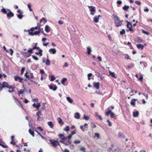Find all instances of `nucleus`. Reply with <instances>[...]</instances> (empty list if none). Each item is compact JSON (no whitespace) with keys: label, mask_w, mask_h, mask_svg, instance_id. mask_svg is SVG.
<instances>
[{"label":"nucleus","mask_w":152,"mask_h":152,"mask_svg":"<svg viewBox=\"0 0 152 152\" xmlns=\"http://www.w3.org/2000/svg\"><path fill=\"white\" fill-rule=\"evenodd\" d=\"M39 48H32L31 49L28 50L27 52H23L22 54L25 56L29 57L31 56V54L33 53V50L34 49H39Z\"/></svg>","instance_id":"obj_3"},{"label":"nucleus","mask_w":152,"mask_h":152,"mask_svg":"<svg viewBox=\"0 0 152 152\" xmlns=\"http://www.w3.org/2000/svg\"><path fill=\"white\" fill-rule=\"evenodd\" d=\"M28 74H29V72H26L24 75V76L26 77V78H28L29 79H30L29 75H28Z\"/></svg>","instance_id":"obj_29"},{"label":"nucleus","mask_w":152,"mask_h":152,"mask_svg":"<svg viewBox=\"0 0 152 152\" xmlns=\"http://www.w3.org/2000/svg\"><path fill=\"white\" fill-rule=\"evenodd\" d=\"M49 52L50 53H52L53 54H54L56 53V50L55 49L52 48L50 49L49 50Z\"/></svg>","instance_id":"obj_22"},{"label":"nucleus","mask_w":152,"mask_h":152,"mask_svg":"<svg viewBox=\"0 0 152 152\" xmlns=\"http://www.w3.org/2000/svg\"><path fill=\"white\" fill-rule=\"evenodd\" d=\"M14 136H11V141L10 142V143L12 144L13 145H15V141H14Z\"/></svg>","instance_id":"obj_18"},{"label":"nucleus","mask_w":152,"mask_h":152,"mask_svg":"<svg viewBox=\"0 0 152 152\" xmlns=\"http://www.w3.org/2000/svg\"><path fill=\"white\" fill-rule=\"evenodd\" d=\"M57 120L59 124H61L63 123L62 119L60 118H58Z\"/></svg>","instance_id":"obj_39"},{"label":"nucleus","mask_w":152,"mask_h":152,"mask_svg":"<svg viewBox=\"0 0 152 152\" xmlns=\"http://www.w3.org/2000/svg\"><path fill=\"white\" fill-rule=\"evenodd\" d=\"M45 63L47 66H49L50 65V61L48 58L47 59Z\"/></svg>","instance_id":"obj_30"},{"label":"nucleus","mask_w":152,"mask_h":152,"mask_svg":"<svg viewBox=\"0 0 152 152\" xmlns=\"http://www.w3.org/2000/svg\"><path fill=\"white\" fill-rule=\"evenodd\" d=\"M40 106V103H37V105L36 108L37 109L39 110V107Z\"/></svg>","instance_id":"obj_46"},{"label":"nucleus","mask_w":152,"mask_h":152,"mask_svg":"<svg viewBox=\"0 0 152 152\" xmlns=\"http://www.w3.org/2000/svg\"><path fill=\"white\" fill-rule=\"evenodd\" d=\"M137 100V99H133L131 100L130 102L131 104L133 106H135V101Z\"/></svg>","instance_id":"obj_16"},{"label":"nucleus","mask_w":152,"mask_h":152,"mask_svg":"<svg viewBox=\"0 0 152 152\" xmlns=\"http://www.w3.org/2000/svg\"><path fill=\"white\" fill-rule=\"evenodd\" d=\"M14 79L15 81H18L20 83H23V79L18 75H16L14 76Z\"/></svg>","instance_id":"obj_6"},{"label":"nucleus","mask_w":152,"mask_h":152,"mask_svg":"<svg viewBox=\"0 0 152 152\" xmlns=\"http://www.w3.org/2000/svg\"><path fill=\"white\" fill-rule=\"evenodd\" d=\"M99 136H100V135H99V134L98 133H96L95 134L94 137H97V138H99Z\"/></svg>","instance_id":"obj_50"},{"label":"nucleus","mask_w":152,"mask_h":152,"mask_svg":"<svg viewBox=\"0 0 152 152\" xmlns=\"http://www.w3.org/2000/svg\"><path fill=\"white\" fill-rule=\"evenodd\" d=\"M125 33V30L124 29H123L121 31H120V34H123Z\"/></svg>","instance_id":"obj_52"},{"label":"nucleus","mask_w":152,"mask_h":152,"mask_svg":"<svg viewBox=\"0 0 152 152\" xmlns=\"http://www.w3.org/2000/svg\"><path fill=\"white\" fill-rule=\"evenodd\" d=\"M110 115L111 118H113L114 117L115 114L113 112H112L110 114Z\"/></svg>","instance_id":"obj_57"},{"label":"nucleus","mask_w":152,"mask_h":152,"mask_svg":"<svg viewBox=\"0 0 152 152\" xmlns=\"http://www.w3.org/2000/svg\"><path fill=\"white\" fill-rule=\"evenodd\" d=\"M94 86L96 89H99V88L100 83L99 82H94L93 83Z\"/></svg>","instance_id":"obj_11"},{"label":"nucleus","mask_w":152,"mask_h":152,"mask_svg":"<svg viewBox=\"0 0 152 152\" xmlns=\"http://www.w3.org/2000/svg\"><path fill=\"white\" fill-rule=\"evenodd\" d=\"M2 12L4 14H7V16L8 17H12L13 16L14 14L11 12L9 9H5L4 7L1 9Z\"/></svg>","instance_id":"obj_1"},{"label":"nucleus","mask_w":152,"mask_h":152,"mask_svg":"<svg viewBox=\"0 0 152 152\" xmlns=\"http://www.w3.org/2000/svg\"><path fill=\"white\" fill-rule=\"evenodd\" d=\"M69 130V128L68 126H66L64 129V130L68 131Z\"/></svg>","instance_id":"obj_41"},{"label":"nucleus","mask_w":152,"mask_h":152,"mask_svg":"<svg viewBox=\"0 0 152 152\" xmlns=\"http://www.w3.org/2000/svg\"><path fill=\"white\" fill-rule=\"evenodd\" d=\"M24 90L21 89L18 92V94L20 95V94H22L24 93Z\"/></svg>","instance_id":"obj_35"},{"label":"nucleus","mask_w":152,"mask_h":152,"mask_svg":"<svg viewBox=\"0 0 152 152\" xmlns=\"http://www.w3.org/2000/svg\"><path fill=\"white\" fill-rule=\"evenodd\" d=\"M40 113H41L40 111H39V110H38V112H37L36 113V115L37 116V120H38L39 119V114Z\"/></svg>","instance_id":"obj_45"},{"label":"nucleus","mask_w":152,"mask_h":152,"mask_svg":"<svg viewBox=\"0 0 152 152\" xmlns=\"http://www.w3.org/2000/svg\"><path fill=\"white\" fill-rule=\"evenodd\" d=\"M80 142V140H75L74 141V143L75 144H79Z\"/></svg>","instance_id":"obj_58"},{"label":"nucleus","mask_w":152,"mask_h":152,"mask_svg":"<svg viewBox=\"0 0 152 152\" xmlns=\"http://www.w3.org/2000/svg\"><path fill=\"white\" fill-rule=\"evenodd\" d=\"M9 84L8 83L5 81L3 82L1 84V85H0V91H2L3 89V88L8 87V85Z\"/></svg>","instance_id":"obj_7"},{"label":"nucleus","mask_w":152,"mask_h":152,"mask_svg":"<svg viewBox=\"0 0 152 152\" xmlns=\"http://www.w3.org/2000/svg\"><path fill=\"white\" fill-rule=\"evenodd\" d=\"M138 79H139V80L140 81H142V80H143V77H142V76L141 75H140V77H139Z\"/></svg>","instance_id":"obj_59"},{"label":"nucleus","mask_w":152,"mask_h":152,"mask_svg":"<svg viewBox=\"0 0 152 152\" xmlns=\"http://www.w3.org/2000/svg\"><path fill=\"white\" fill-rule=\"evenodd\" d=\"M139 112L138 111L134 112H133V115L134 117H137L139 115Z\"/></svg>","instance_id":"obj_21"},{"label":"nucleus","mask_w":152,"mask_h":152,"mask_svg":"<svg viewBox=\"0 0 152 152\" xmlns=\"http://www.w3.org/2000/svg\"><path fill=\"white\" fill-rule=\"evenodd\" d=\"M49 88L53 90V91H55L57 89V87L56 85H53L50 84L49 86Z\"/></svg>","instance_id":"obj_12"},{"label":"nucleus","mask_w":152,"mask_h":152,"mask_svg":"<svg viewBox=\"0 0 152 152\" xmlns=\"http://www.w3.org/2000/svg\"><path fill=\"white\" fill-rule=\"evenodd\" d=\"M42 22H43V23L45 24L47 22L45 19L44 18H42L40 20V23Z\"/></svg>","instance_id":"obj_37"},{"label":"nucleus","mask_w":152,"mask_h":152,"mask_svg":"<svg viewBox=\"0 0 152 152\" xmlns=\"http://www.w3.org/2000/svg\"><path fill=\"white\" fill-rule=\"evenodd\" d=\"M84 118L86 120H88L89 119V117L88 116H86L85 115H84Z\"/></svg>","instance_id":"obj_61"},{"label":"nucleus","mask_w":152,"mask_h":152,"mask_svg":"<svg viewBox=\"0 0 152 152\" xmlns=\"http://www.w3.org/2000/svg\"><path fill=\"white\" fill-rule=\"evenodd\" d=\"M58 136L61 138V140H60V142L64 144L65 145H67L68 144L66 142H65L64 140H66V137L62 134H58Z\"/></svg>","instance_id":"obj_4"},{"label":"nucleus","mask_w":152,"mask_h":152,"mask_svg":"<svg viewBox=\"0 0 152 152\" xmlns=\"http://www.w3.org/2000/svg\"><path fill=\"white\" fill-rule=\"evenodd\" d=\"M67 100L68 101L71 103H72L73 102V100L70 97H67L66 98Z\"/></svg>","instance_id":"obj_31"},{"label":"nucleus","mask_w":152,"mask_h":152,"mask_svg":"<svg viewBox=\"0 0 152 152\" xmlns=\"http://www.w3.org/2000/svg\"><path fill=\"white\" fill-rule=\"evenodd\" d=\"M8 87H7V88H8L9 89H14L15 88V87H14V86H9V85H8Z\"/></svg>","instance_id":"obj_42"},{"label":"nucleus","mask_w":152,"mask_h":152,"mask_svg":"<svg viewBox=\"0 0 152 152\" xmlns=\"http://www.w3.org/2000/svg\"><path fill=\"white\" fill-rule=\"evenodd\" d=\"M25 69V68L24 67L22 68L20 71V74L21 75H22L23 74V72L24 71Z\"/></svg>","instance_id":"obj_40"},{"label":"nucleus","mask_w":152,"mask_h":152,"mask_svg":"<svg viewBox=\"0 0 152 152\" xmlns=\"http://www.w3.org/2000/svg\"><path fill=\"white\" fill-rule=\"evenodd\" d=\"M48 126L51 128H53V125L51 121L48 122Z\"/></svg>","instance_id":"obj_27"},{"label":"nucleus","mask_w":152,"mask_h":152,"mask_svg":"<svg viewBox=\"0 0 152 152\" xmlns=\"http://www.w3.org/2000/svg\"><path fill=\"white\" fill-rule=\"evenodd\" d=\"M72 137V135L70 134L68 136L66 137V140L67 139H68V142H66V143L68 144V145L71 144L72 143V141L70 139H71Z\"/></svg>","instance_id":"obj_9"},{"label":"nucleus","mask_w":152,"mask_h":152,"mask_svg":"<svg viewBox=\"0 0 152 152\" xmlns=\"http://www.w3.org/2000/svg\"><path fill=\"white\" fill-rule=\"evenodd\" d=\"M110 75L111 76L113 77L114 78H116V77L115 76V75L114 72H111L110 71H109Z\"/></svg>","instance_id":"obj_26"},{"label":"nucleus","mask_w":152,"mask_h":152,"mask_svg":"<svg viewBox=\"0 0 152 152\" xmlns=\"http://www.w3.org/2000/svg\"><path fill=\"white\" fill-rule=\"evenodd\" d=\"M49 141L50 142V144H51L52 146L53 147H56L57 146H60V144L59 142L56 140H54L53 141L52 140H50Z\"/></svg>","instance_id":"obj_5"},{"label":"nucleus","mask_w":152,"mask_h":152,"mask_svg":"<svg viewBox=\"0 0 152 152\" xmlns=\"http://www.w3.org/2000/svg\"><path fill=\"white\" fill-rule=\"evenodd\" d=\"M29 35L33 36L35 35L38 34L40 33L39 31H35L33 33L32 32H30L29 30H28Z\"/></svg>","instance_id":"obj_13"},{"label":"nucleus","mask_w":152,"mask_h":152,"mask_svg":"<svg viewBox=\"0 0 152 152\" xmlns=\"http://www.w3.org/2000/svg\"><path fill=\"white\" fill-rule=\"evenodd\" d=\"M88 7L89 8L90 11L91 12H95V7H94L92 6H88Z\"/></svg>","instance_id":"obj_17"},{"label":"nucleus","mask_w":152,"mask_h":152,"mask_svg":"<svg viewBox=\"0 0 152 152\" xmlns=\"http://www.w3.org/2000/svg\"><path fill=\"white\" fill-rule=\"evenodd\" d=\"M101 17L100 15H98V16H95L94 18V21L95 23H97L98 22L99 18Z\"/></svg>","instance_id":"obj_15"},{"label":"nucleus","mask_w":152,"mask_h":152,"mask_svg":"<svg viewBox=\"0 0 152 152\" xmlns=\"http://www.w3.org/2000/svg\"><path fill=\"white\" fill-rule=\"evenodd\" d=\"M129 8L128 6H125L123 7V9L124 10H127Z\"/></svg>","instance_id":"obj_34"},{"label":"nucleus","mask_w":152,"mask_h":152,"mask_svg":"<svg viewBox=\"0 0 152 152\" xmlns=\"http://www.w3.org/2000/svg\"><path fill=\"white\" fill-rule=\"evenodd\" d=\"M125 58L126 59H129V57L128 54H126L125 55Z\"/></svg>","instance_id":"obj_63"},{"label":"nucleus","mask_w":152,"mask_h":152,"mask_svg":"<svg viewBox=\"0 0 152 152\" xmlns=\"http://www.w3.org/2000/svg\"><path fill=\"white\" fill-rule=\"evenodd\" d=\"M134 66V64L132 63L130 64V65L128 66V67L129 68H132Z\"/></svg>","instance_id":"obj_55"},{"label":"nucleus","mask_w":152,"mask_h":152,"mask_svg":"<svg viewBox=\"0 0 152 152\" xmlns=\"http://www.w3.org/2000/svg\"><path fill=\"white\" fill-rule=\"evenodd\" d=\"M32 58L36 61H38V58L37 57H36L35 56L32 55Z\"/></svg>","instance_id":"obj_47"},{"label":"nucleus","mask_w":152,"mask_h":152,"mask_svg":"<svg viewBox=\"0 0 152 152\" xmlns=\"http://www.w3.org/2000/svg\"><path fill=\"white\" fill-rule=\"evenodd\" d=\"M18 17L20 19H21L23 18V15L22 14H20L17 15Z\"/></svg>","instance_id":"obj_49"},{"label":"nucleus","mask_w":152,"mask_h":152,"mask_svg":"<svg viewBox=\"0 0 152 152\" xmlns=\"http://www.w3.org/2000/svg\"><path fill=\"white\" fill-rule=\"evenodd\" d=\"M27 6H28V8L29 9V11H32V9L31 8V5L30 4H28V5H27Z\"/></svg>","instance_id":"obj_56"},{"label":"nucleus","mask_w":152,"mask_h":152,"mask_svg":"<svg viewBox=\"0 0 152 152\" xmlns=\"http://www.w3.org/2000/svg\"><path fill=\"white\" fill-rule=\"evenodd\" d=\"M29 133L33 137L34 136V132L31 129H29L28 130Z\"/></svg>","instance_id":"obj_28"},{"label":"nucleus","mask_w":152,"mask_h":152,"mask_svg":"<svg viewBox=\"0 0 152 152\" xmlns=\"http://www.w3.org/2000/svg\"><path fill=\"white\" fill-rule=\"evenodd\" d=\"M42 51L41 49H39V51L38 52H35V54L37 55H39L40 56H42Z\"/></svg>","instance_id":"obj_23"},{"label":"nucleus","mask_w":152,"mask_h":152,"mask_svg":"<svg viewBox=\"0 0 152 152\" xmlns=\"http://www.w3.org/2000/svg\"><path fill=\"white\" fill-rule=\"evenodd\" d=\"M45 30L47 32H48L50 31V27L48 25H46L45 26Z\"/></svg>","instance_id":"obj_25"},{"label":"nucleus","mask_w":152,"mask_h":152,"mask_svg":"<svg viewBox=\"0 0 152 152\" xmlns=\"http://www.w3.org/2000/svg\"><path fill=\"white\" fill-rule=\"evenodd\" d=\"M97 58L99 61H102V60L101 57H100V56H98L97 57Z\"/></svg>","instance_id":"obj_64"},{"label":"nucleus","mask_w":152,"mask_h":152,"mask_svg":"<svg viewBox=\"0 0 152 152\" xmlns=\"http://www.w3.org/2000/svg\"><path fill=\"white\" fill-rule=\"evenodd\" d=\"M4 50L7 53H10V55L11 56L12 55V54L13 53V50L12 49L10 48L9 49V50H8L6 49V48H4Z\"/></svg>","instance_id":"obj_14"},{"label":"nucleus","mask_w":152,"mask_h":152,"mask_svg":"<svg viewBox=\"0 0 152 152\" xmlns=\"http://www.w3.org/2000/svg\"><path fill=\"white\" fill-rule=\"evenodd\" d=\"M56 79L55 77H54V76L53 75H51L50 77V80L51 81H53L55 80Z\"/></svg>","instance_id":"obj_44"},{"label":"nucleus","mask_w":152,"mask_h":152,"mask_svg":"<svg viewBox=\"0 0 152 152\" xmlns=\"http://www.w3.org/2000/svg\"><path fill=\"white\" fill-rule=\"evenodd\" d=\"M80 150L83 152H85L86 148L85 147H83L80 149Z\"/></svg>","instance_id":"obj_51"},{"label":"nucleus","mask_w":152,"mask_h":152,"mask_svg":"<svg viewBox=\"0 0 152 152\" xmlns=\"http://www.w3.org/2000/svg\"><path fill=\"white\" fill-rule=\"evenodd\" d=\"M38 29V27H32L30 29V30L32 31H33L35 29Z\"/></svg>","instance_id":"obj_43"},{"label":"nucleus","mask_w":152,"mask_h":152,"mask_svg":"<svg viewBox=\"0 0 152 152\" xmlns=\"http://www.w3.org/2000/svg\"><path fill=\"white\" fill-rule=\"evenodd\" d=\"M127 26H130V27H129V30L130 31H133V29L132 28V25L131 23L127 21Z\"/></svg>","instance_id":"obj_24"},{"label":"nucleus","mask_w":152,"mask_h":152,"mask_svg":"<svg viewBox=\"0 0 152 152\" xmlns=\"http://www.w3.org/2000/svg\"><path fill=\"white\" fill-rule=\"evenodd\" d=\"M30 79H31V78H34V76L33 75V73H30Z\"/></svg>","instance_id":"obj_60"},{"label":"nucleus","mask_w":152,"mask_h":152,"mask_svg":"<svg viewBox=\"0 0 152 152\" xmlns=\"http://www.w3.org/2000/svg\"><path fill=\"white\" fill-rule=\"evenodd\" d=\"M107 122L108 123V125L109 126H112V124L109 120H107Z\"/></svg>","instance_id":"obj_54"},{"label":"nucleus","mask_w":152,"mask_h":152,"mask_svg":"<svg viewBox=\"0 0 152 152\" xmlns=\"http://www.w3.org/2000/svg\"><path fill=\"white\" fill-rule=\"evenodd\" d=\"M117 148L120 150L116 146H115L114 145L112 144L109 149L112 151H115L117 150Z\"/></svg>","instance_id":"obj_10"},{"label":"nucleus","mask_w":152,"mask_h":152,"mask_svg":"<svg viewBox=\"0 0 152 152\" xmlns=\"http://www.w3.org/2000/svg\"><path fill=\"white\" fill-rule=\"evenodd\" d=\"M92 75V74L91 73H89L88 75V80H90V77H91V76Z\"/></svg>","instance_id":"obj_48"},{"label":"nucleus","mask_w":152,"mask_h":152,"mask_svg":"<svg viewBox=\"0 0 152 152\" xmlns=\"http://www.w3.org/2000/svg\"><path fill=\"white\" fill-rule=\"evenodd\" d=\"M88 48V51H87L88 54V55H89L90 54V53H91V48Z\"/></svg>","instance_id":"obj_53"},{"label":"nucleus","mask_w":152,"mask_h":152,"mask_svg":"<svg viewBox=\"0 0 152 152\" xmlns=\"http://www.w3.org/2000/svg\"><path fill=\"white\" fill-rule=\"evenodd\" d=\"M38 31H39V33L41 32L44 34L43 29L42 28H41L40 26H38Z\"/></svg>","instance_id":"obj_32"},{"label":"nucleus","mask_w":152,"mask_h":152,"mask_svg":"<svg viewBox=\"0 0 152 152\" xmlns=\"http://www.w3.org/2000/svg\"><path fill=\"white\" fill-rule=\"evenodd\" d=\"M12 97L15 103L19 107H20L22 108H23V106L20 102L14 96H13Z\"/></svg>","instance_id":"obj_8"},{"label":"nucleus","mask_w":152,"mask_h":152,"mask_svg":"<svg viewBox=\"0 0 152 152\" xmlns=\"http://www.w3.org/2000/svg\"><path fill=\"white\" fill-rule=\"evenodd\" d=\"M108 110V111L105 113V115L107 116H108L111 113H112V111L110 110V108L109 107H108L107 109Z\"/></svg>","instance_id":"obj_19"},{"label":"nucleus","mask_w":152,"mask_h":152,"mask_svg":"<svg viewBox=\"0 0 152 152\" xmlns=\"http://www.w3.org/2000/svg\"><path fill=\"white\" fill-rule=\"evenodd\" d=\"M135 3L137 5H140L141 4V2L140 1H136Z\"/></svg>","instance_id":"obj_62"},{"label":"nucleus","mask_w":152,"mask_h":152,"mask_svg":"<svg viewBox=\"0 0 152 152\" xmlns=\"http://www.w3.org/2000/svg\"><path fill=\"white\" fill-rule=\"evenodd\" d=\"M113 16L115 19L114 23L115 26L117 27L121 26L123 20H120L119 18L115 15H113Z\"/></svg>","instance_id":"obj_2"},{"label":"nucleus","mask_w":152,"mask_h":152,"mask_svg":"<svg viewBox=\"0 0 152 152\" xmlns=\"http://www.w3.org/2000/svg\"><path fill=\"white\" fill-rule=\"evenodd\" d=\"M67 79L66 78H64L62 79L61 81V83L64 85L65 83V82L67 80Z\"/></svg>","instance_id":"obj_33"},{"label":"nucleus","mask_w":152,"mask_h":152,"mask_svg":"<svg viewBox=\"0 0 152 152\" xmlns=\"http://www.w3.org/2000/svg\"><path fill=\"white\" fill-rule=\"evenodd\" d=\"M80 114L78 113H75L74 115L75 118L77 119H79L80 118Z\"/></svg>","instance_id":"obj_20"},{"label":"nucleus","mask_w":152,"mask_h":152,"mask_svg":"<svg viewBox=\"0 0 152 152\" xmlns=\"http://www.w3.org/2000/svg\"><path fill=\"white\" fill-rule=\"evenodd\" d=\"M118 136L119 137H123V138H125V136L122 133L119 132L118 134Z\"/></svg>","instance_id":"obj_36"},{"label":"nucleus","mask_w":152,"mask_h":152,"mask_svg":"<svg viewBox=\"0 0 152 152\" xmlns=\"http://www.w3.org/2000/svg\"><path fill=\"white\" fill-rule=\"evenodd\" d=\"M146 45V44H145L144 45H143L141 44H138L137 45V48H143V47Z\"/></svg>","instance_id":"obj_38"}]
</instances>
